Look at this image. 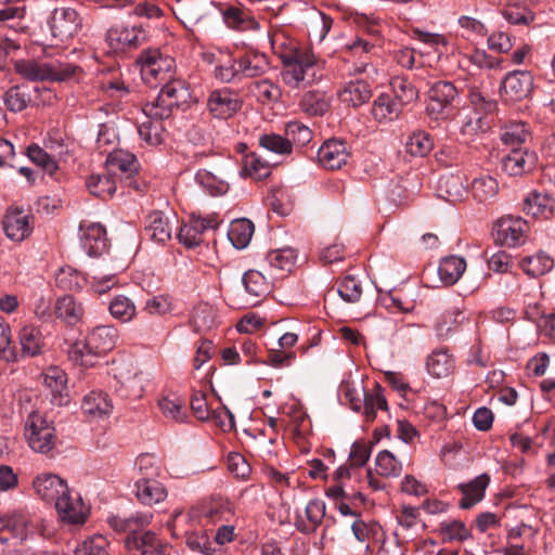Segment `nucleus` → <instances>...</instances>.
<instances>
[{"instance_id":"nucleus-1","label":"nucleus","mask_w":555,"mask_h":555,"mask_svg":"<svg viewBox=\"0 0 555 555\" xmlns=\"http://www.w3.org/2000/svg\"><path fill=\"white\" fill-rule=\"evenodd\" d=\"M270 44L273 53L283 64L282 79L292 88H300L317 78V57L312 51L299 48L296 40L283 30L276 29L270 34Z\"/></svg>"},{"instance_id":"nucleus-2","label":"nucleus","mask_w":555,"mask_h":555,"mask_svg":"<svg viewBox=\"0 0 555 555\" xmlns=\"http://www.w3.org/2000/svg\"><path fill=\"white\" fill-rule=\"evenodd\" d=\"M36 496L54 506L59 518L66 524L82 525L87 518V508L78 493H74L66 480L53 473H41L33 479Z\"/></svg>"},{"instance_id":"nucleus-3","label":"nucleus","mask_w":555,"mask_h":555,"mask_svg":"<svg viewBox=\"0 0 555 555\" xmlns=\"http://www.w3.org/2000/svg\"><path fill=\"white\" fill-rule=\"evenodd\" d=\"M118 339V331L112 325H100L92 328L82 340L76 341L69 349L72 361L81 366L92 367L99 360L114 349Z\"/></svg>"},{"instance_id":"nucleus-4","label":"nucleus","mask_w":555,"mask_h":555,"mask_svg":"<svg viewBox=\"0 0 555 555\" xmlns=\"http://www.w3.org/2000/svg\"><path fill=\"white\" fill-rule=\"evenodd\" d=\"M191 92L186 83L180 79H170L165 82L157 98L143 106V113L147 118L167 119L175 108L188 104Z\"/></svg>"},{"instance_id":"nucleus-5","label":"nucleus","mask_w":555,"mask_h":555,"mask_svg":"<svg viewBox=\"0 0 555 555\" xmlns=\"http://www.w3.org/2000/svg\"><path fill=\"white\" fill-rule=\"evenodd\" d=\"M16 70L28 80H50L61 82L75 78L78 72H80V68L67 62H37L30 60L16 63Z\"/></svg>"},{"instance_id":"nucleus-6","label":"nucleus","mask_w":555,"mask_h":555,"mask_svg":"<svg viewBox=\"0 0 555 555\" xmlns=\"http://www.w3.org/2000/svg\"><path fill=\"white\" fill-rule=\"evenodd\" d=\"M457 95V89L449 81H437L430 87L426 116L430 124H435L434 127H438L452 118L453 103Z\"/></svg>"},{"instance_id":"nucleus-7","label":"nucleus","mask_w":555,"mask_h":555,"mask_svg":"<svg viewBox=\"0 0 555 555\" xmlns=\"http://www.w3.org/2000/svg\"><path fill=\"white\" fill-rule=\"evenodd\" d=\"M112 372L116 380L115 391L120 398L129 400L142 398L147 376L131 361L120 360L114 362Z\"/></svg>"},{"instance_id":"nucleus-8","label":"nucleus","mask_w":555,"mask_h":555,"mask_svg":"<svg viewBox=\"0 0 555 555\" xmlns=\"http://www.w3.org/2000/svg\"><path fill=\"white\" fill-rule=\"evenodd\" d=\"M0 530H7L20 541H26L35 535L48 532V522L43 518L23 509L0 514Z\"/></svg>"},{"instance_id":"nucleus-9","label":"nucleus","mask_w":555,"mask_h":555,"mask_svg":"<svg viewBox=\"0 0 555 555\" xmlns=\"http://www.w3.org/2000/svg\"><path fill=\"white\" fill-rule=\"evenodd\" d=\"M142 79L151 86H157L172 79L176 68L175 60L163 55L157 49L143 51L138 57Z\"/></svg>"},{"instance_id":"nucleus-10","label":"nucleus","mask_w":555,"mask_h":555,"mask_svg":"<svg viewBox=\"0 0 555 555\" xmlns=\"http://www.w3.org/2000/svg\"><path fill=\"white\" fill-rule=\"evenodd\" d=\"M25 437L35 452L47 454L55 446V429L39 413H31L25 423Z\"/></svg>"},{"instance_id":"nucleus-11","label":"nucleus","mask_w":555,"mask_h":555,"mask_svg":"<svg viewBox=\"0 0 555 555\" xmlns=\"http://www.w3.org/2000/svg\"><path fill=\"white\" fill-rule=\"evenodd\" d=\"M147 39V30L142 24H117L112 26L105 40L108 47L115 51L137 49Z\"/></svg>"},{"instance_id":"nucleus-12","label":"nucleus","mask_w":555,"mask_h":555,"mask_svg":"<svg viewBox=\"0 0 555 555\" xmlns=\"http://www.w3.org/2000/svg\"><path fill=\"white\" fill-rule=\"evenodd\" d=\"M49 24L52 36L65 42L78 34L82 26V18L72 8H57L53 11Z\"/></svg>"},{"instance_id":"nucleus-13","label":"nucleus","mask_w":555,"mask_h":555,"mask_svg":"<svg viewBox=\"0 0 555 555\" xmlns=\"http://www.w3.org/2000/svg\"><path fill=\"white\" fill-rule=\"evenodd\" d=\"M220 220L216 215L205 218L192 215L189 222L180 228L178 240L186 248H194L204 242V233L218 228Z\"/></svg>"},{"instance_id":"nucleus-14","label":"nucleus","mask_w":555,"mask_h":555,"mask_svg":"<svg viewBox=\"0 0 555 555\" xmlns=\"http://www.w3.org/2000/svg\"><path fill=\"white\" fill-rule=\"evenodd\" d=\"M527 222L521 218L503 217L494 227L495 241L502 246L516 247L526 240Z\"/></svg>"},{"instance_id":"nucleus-15","label":"nucleus","mask_w":555,"mask_h":555,"mask_svg":"<svg viewBox=\"0 0 555 555\" xmlns=\"http://www.w3.org/2000/svg\"><path fill=\"white\" fill-rule=\"evenodd\" d=\"M533 86V77L528 70H514L506 75L501 92L507 101H520L527 98Z\"/></svg>"},{"instance_id":"nucleus-16","label":"nucleus","mask_w":555,"mask_h":555,"mask_svg":"<svg viewBox=\"0 0 555 555\" xmlns=\"http://www.w3.org/2000/svg\"><path fill=\"white\" fill-rule=\"evenodd\" d=\"M241 104L238 96L227 88L212 91L207 100L210 114L220 119L233 116L241 108Z\"/></svg>"},{"instance_id":"nucleus-17","label":"nucleus","mask_w":555,"mask_h":555,"mask_svg":"<svg viewBox=\"0 0 555 555\" xmlns=\"http://www.w3.org/2000/svg\"><path fill=\"white\" fill-rule=\"evenodd\" d=\"M537 160V154L529 149L513 147L511 152L502 158V170L508 176H521L531 171Z\"/></svg>"},{"instance_id":"nucleus-18","label":"nucleus","mask_w":555,"mask_h":555,"mask_svg":"<svg viewBox=\"0 0 555 555\" xmlns=\"http://www.w3.org/2000/svg\"><path fill=\"white\" fill-rule=\"evenodd\" d=\"M233 514L231 503L224 499H211L202 502L198 506L193 507L186 514L190 521H195L199 517H204L211 522L228 520Z\"/></svg>"},{"instance_id":"nucleus-19","label":"nucleus","mask_w":555,"mask_h":555,"mask_svg":"<svg viewBox=\"0 0 555 555\" xmlns=\"http://www.w3.org/2000/svg\"><path fill=\"white\" fill-rule=\"evenodd\" d=\"M350 152L347 144L340 140H327L318 151V159L321 166L330 170L340 169L347 164Z\"/></svg>"},{"instance_id":"nucleus-20","label":"nucleus","mask_w":555,"mask_h":555,"mask_svg":"<svg viewBox=\"0 0 555 555\" xmlns=\"http://www.w3.org/2000/svg\"><path fill=\"white\" fill-rule=\"evenodd\" d=\"M245 289V305L256 306L270 293L271 283L257 270H248L242 278Z\"/></svg>"},{"instance_id":"nucleus-21","label":"nucleus","mask_w":555,"mask_h":555,"mask_svg":"<svg viewBox=\"0 0 555 555\" xmlns=\"http://www.w3.org/2000/svg\"><path fill=\"white\" fill-rule=\"evenodd\" d=\"M80 244L90 257L102 255L107 249V237L104 227L100 223L80 225Z\"/></svg>"},{"instance_id":"nucleus-22","label":"nucleus","mask_w":555,"mask_h":555,"mask_svg":"<svg viewBox=\"0 0 555 555\" xmlns=\"http://www.w3.org/2000/svg\"><path fill=\"white\" fill-rule=\"evenodd\" d=\"M3 230L11 241L23 242L33 231L29 215L17 209L8 211L3 219Z\"/></svg>"},{"instance_id":"nucleus-23","label":"nucleus","mask_w":555,"mask_h":555,"mask_svg":"<svg viewBox=\"0 0 555 555\" xmlns=\"http://www.w3.org/2000/svg\"><path fill=\"white\" fill-rule=\"evenodd\" d=\"M455 369V359L446 348L433 350L426 359V370L434 378H446Z\"/></svg>"},{"instance_id":"nucleus-24","label":"nucleus","mask_w":555,"mask_h":555,"mask_svg":"<svg viewBox=\"0 0 555 555\" xmlns=\"http://www.w3.org/2000/svg\"><path fill=\"white\" fill-rule=\"evenodd\" d=\"M236 60L240 80L262 76L270 68L268 57L259 52H246Z\"/></svg>"},{"instance_id":"nucleus-25","label":"nucleus","mask_w":555,"mask_h":555,"mask_svg":"<svg viewBox=\"0 0 555 555\" xmlns=\"http://www.w3.org/2000/svg\"><path fill=\"white\" fill-rule=\"evenodd\" d=\"M504 18L513 25H529L534 14L528 8V0H498Z\"/></svg>"},{"instance_id":"nucleus-26","label":"nucleus","mask_w":555,"mask_h":555,"mask_svg":"<svg viewBox=\"0 0 555 555\" xmlns=\"http://www.w3.org/2000/svg\"><path fill=\"white\" fill-rule=\"evenodd\" d=\"M135 495L142 504L152 506L167 498V490L155 478H139L135 482Z\"/></svg>"},{"instance_id":"nucleus-27","label":"nucleus","mask_w":555,"mask_h":555,"mask_svg":"<svg viewBox=\"0 0 555 555\" xmlns=\"http://www.w3.org/2000/svg\"><path fill=\"white\" fill-rule=\"evenodd\" d=\"M489 481V476L482 474L467 483H461L459 489L463 493V498L460 500L459 506L463 509H468L479 503L485 498Z\"/></svg>"},{"instance_id":"nucleus-28","label":"nucleus","mask_w":555,"mask_h":555,"mask_svg":"<svg viewBox=\"0 0 555 555\" xmlns=\"http://www.w3.org/2000/svg\"><path fill=\"white\" fill-rule=\"evenodd\" d=\"M463 308L451 307L444 310L436 320L435 332L439 339L448 338L454 330L467 321Z\"/></svg>"},{"instance_id":"nucleus-29","label":"nucleus","mask_w":555,"mask_h":555,"mask_svg":"<svg viewBox=\"0 0 555 555\" xmlns=\"http://www.w3.org/2000/svg\"><path fill=\"white\" fill-rule=\"evenodd\" d=\"M81 409L91 418H102L111 414L113 404L107 393L92 390L83 397Z\"/></svg>"},{"instance_id":"nucleus-30","label":"nucleus","mask_w":555,"mask_h":555,"mask_svg":"<svg viewBox=\"0 0 555 555\" xmlns=\"http://www.w3.org/2000/svg\"><path fill=\"white\" fill-rule=\"evenodd\" d=\"M173 229L170 218L160 211H153L146 218L145 231L155 242L165 243L169 241Z\"/></svg>"},{"instance_id":"nucleus-31","label":"nucleus","mask_w":555,"mask_h":555,"mask_svg":"<svg viewBox=\"0 0 555 555\" xmlns=\"http://www.w3.org/2000/svg\"><path fill=\"white\" fill-rule=\"evenodd\" d=\"M434 149L431 134L423 129H415L404 140V150L412 157H425Z\"/></svg>"},{"instance_id":"nucleus-32","label":"nucleus","mask_w":555,"mask_h":555,"mask_svg":"<svg viewBox=\"0 0 555 555\" xmlns=\"http://www.w3.org/2000/svg\"><path fill=\"white\" fill-rule=\"evenodd\" d=\"M158 408L163 416L176 423H184L188 420V410L184 400L177 393H168L160 397Z\"/></svg>"},{"instance_id":"nucleus-33","label":"nucleus","mask_w":555,"mask_h":555,"mask_svg":"<svg viewBox=\"0 0 555 555\" xmlns=\"http://www.w3.org/2000/svg\"><path fill=\"white\" fill-rule=\"evenodd\" d=\"M466 270V261L463 257L451 255L442 258L439 263L438 274L440 281L448 286L454 285Z\"/></svg>"},{"instance_id":"nucleus-34","label":"nucleus","mask_w":555,"mask_h":555,"mask_svg":"<svg viewBox=\"0 0 555 555\" xmlns=\"http://www.w3.org/2000/svg\"><path fill=\"white\" fill-rule=\"evenodd\" d=\"M371 95L372 91L369 83L360 79L348 81L339 93L341 101L352 106L364 104Z\"/></svg>"},{"instance_id":"nucleus-35","label":"nucleus","mask_w":555,"mask_h":555,"mask_svg":"<svg viewBox=\"0 0 555 555\" xmlns=\"http://www.w3.org/2000/svg\"><path fill=\"white\" fill-rule=\"evenodd\" d=\"M489 128L486 118L478 112H468L461 120L460 135L465 143L474 141L479 134L485 133Z\"/></svg>"},{"instance_id":"nucleus-36","label":"nucleus","mask_w":555,"mask_h":555,"mask_svg":"<svg viewBox=\"0 0 555 555\" xmlns=\"http://www.w3.org/2000/svg\"><path fill=\"white\" fill-rule=\"evenodd\" d=\"M229 173L225 170H219L217 173L203 169L196 173V181L207 190L211 195L224 194L229 189Z\"/></svg>"},{"instance_id":"nucleus-37","label":"nucleus","mask_w":555,"mask_h":555,"mask_svg":"<svg viewBox=\"0 0 555 555\" xmlns=\"http://www.w3.org/2000/svg\"><path fill=\"white\" fill-rule=\"evenodd\" d=\"M22 353L35 357L40 353L43 341L40 330L31 324L24 325L18 333Z\"/></svg>"},{"instance_id":"nucleus-38","label":"nucleus","mask_w":555,"mask_h":555,"mask_svg":"<svg viewBox=\"0 0 555 555\" xmlns=\"http://www.w3.org/2000/svg\"><path fill=\"white\" fill-rule=\"evenodd\" d=\"M85 313L81 304L77 302L73 296H63L55 304V314L69 325L78 323Z\"/></svg>"},{"instance_id":"nucleus-39","label":"nucleus","mask_w":555,"mask_h":555,"mask_svg":"<svg viewBox=\"0 0 555 555\" xmlns=\"http://www.w3.org/2000/svg\"><path fill=\"white\" fill-rule=\"evenodd\" d=\"M44 386L50 389L53 398L59 404L67 402L66 384L67 377L64 371L57 367H50L43 376Z\"/></svg>"},{"instance_id":"nucleus-40","label":"nucleus","mask_w":555,"mask_h":555,"mask_svg":"<svg viewBox=\"0 0 555 555\" xmlns=\"http://www.w3.org/2000/svg\"><path fill=\"white\" fill-rule=\"evenodd\" d=\"M401 104L389 95H379L372 106V115L378 122H389L399 117Z\"/></svg>"},{"instance_id":"nucleus-41","label":"nucleus","mask_w":555,"mask_h":555,"mask_svg":"<svg viewBox=\"0 0 555 555\" xmlns=\"http://www.w3.org/2000/svg\"><path fill=\"white\" fill-rule=\"evenodd\" d=\"M152 520V514L140 513L130 517L109 516L108 525L117 532L135 533L142 527L149 525Z\"/></svg>"},{"instance_id":"nucleus-42","label":"nucleus","mask_w":555,"mask_h":555,"mask_svg":"<svg viewBox=\"0 0 555 555\" xmlns=\"http://www.w3.org/2000/svg\"><path fill=\"white\" fill-rule=\"evenodd\" d=\"M554 267V260L547 254L539 251L532 256L525 257L520 261V268L531 278H538L550 272Z\"/></svg>"},{"instance_id":"nucleus-43","label":"nucleus","mask_w":555,"mask_h":555,"mask_svg":"<svg viewBox=\"0 0 555 555\" xmlns=\"http://www.w3.org/2000/svg\"><path fill=\"white\" fill-rule=\"evenodd\" d=\"M305 512L308 521L297 520L296 528L304 533L314 532L325 516V503L321 500H311Z\"/></svg>"},{"instance_id":"nucleus-44","label":"nucleus","mask_w":555,"mask_h":555,"mask_svg":"<svg viewBox=\"0 0 555 555\" xmlns=\"http://www.w3.org/2000/svg\"><path fill=\"white\" fill-rule=\"evenodd\" d=\"M253 234L254 224L245 218L233 220L228 231L229 240L237 249L245 248L249 244Z\"/></svg>"},{"instance_id":"nucleus-45","label":"nucleus","mask_w":555,"mask_h":555,"mask_svg":"<svg viewBox=\"0 0 555 555\" xmlns=\"http://www.w3.org/2000/svg\"><path fill=\"white\" fill-rule=\"evenodd\" d=\"M106 164L111 171H119L128 176H131L138 170V162L135 156L122 150L111 152L108 154Z\"/></svg>"},{"instance_id":"nucleus-46","label":"nucleus","mask_w":555,"mask_h":555,"mask_svg":"<svg viewBox=\"0 0 555 555\" xmlns=\"http://www.w3.org/2000/svg\"><path fill=\"white\" fill-rule=\"evenodd\" d=\"M473 197L479 203H486L493 199L499 192V183L491 176H480L472 182Z\"/></svg>"},{"instance_id":"nucleus-47","label":"nucleus","mask_w":555,"mask_h":555,"mask_svg":"<svg viewBox=\"0 0 555 555\" xmlns=\"http://www.w3.org/2000/svg\"><path fill=\"white\" fill-rule=\"evenodd\" d=\"M552 199L547 194L532 192L524 202V210L532 217L547 218L552 214Z\"/></svg>"},{"instance_id":"nucleus-48","label":"nucleus","mask_w":555,"mask_h":555,"mask_svg":"<svg viewBox=\"0 0 555 555\" xmlns=\"http://www.w3.org/2000/svg\"><path fill=\"white\" fill-rule=\"evenodd\" d=\"M438 532L441 534L443 542H464L472 538L470 530L459 519L440 522Z\"/></svg>"},{"instance_id":"nucleus-49","label":"nucleus","mask_w":555,"mask_h":555,"mask_svg":"<svg viewBox=\"0 0 555 555\" xmlns=\"http://www.w3.org/2000/svg\"><path fill=\"white\" fill-rule=\"evenodd\" d=\"M111 315L122 323H128L137 315V307L132 299L124 295L115 296L108 306Z\"/></svg>"},{"instance_id":"nucleus-50","label":"nucleus","mask_w":555,"mask_h":555,"mask_svg":"<svg viewBox=\"0 0 555 555\" xmlns=\"http://www.w3.org/2000/svg\"><path fill=\"white\" fill-rule=\"evenodd\" d=\"M87 188L96 197L111 198L116 191V182L107 173H93L87 180Z\"/></svg>"},{"instance_id":"nucleus-51","label":"nucleus","mask_w":555,"mask_h":555,"mask_svg":"<svg viewBox=\"0 0 555 555\" xmlns=\"http://www.w3.org/2000/svg\"><path fill=\"white\" fill-rule=\"evenodd\" d=\"M530 134V129L524 121H509L501 129L502 142L513 147L525 143Z\"/></svg>"},{"instance_id":"nucleus-52","label":"nucleus","mask_w":555,"mask_h":555,"mask_svg":"<svg viewBox=\"0 0 555 555\" xmlns=\"http://www.w3.org/2000/svg\"><path fill=\"white\" fill-rule=\"evenodd\" d=\"M214 74L222 82L240 80L237 60L229 53L219 52Z\"/></svg>"},{"instance_id":"nucleus-53","label":"nucleus","mask_w":555,"mask_h":555,"mask_svg":"<svg viewBox=\"0 0 555 555\" xmlns=\"http://www.w3.org/2000/svg\"><path fill=\"white\" fill-rule=\"evenodd\" d=\"M25 13V7L10 5L0 9V25L15 33H26L28 26L24 22Z\"/></svg>"},{"instance_id":"nucleus-54","label":"nucleus","mask_w":555,"mask_h":555,"mask_svg":"<svg viewBox=\"0 0 555 555\" xmlns=\"http://www.w3.org/2000/svg\"><path fill=\"white\" fill-rule=\"evenodd\" d=\"M271 167L268 162H264L256 153L247 154L243 160V168L241 175L249 177L254 180H262L270 176Z\"/></svg>"},{"instance_id":"nucleus-55","label":"nucleus","mask_w":555,"mask_h":555,"mask_svg":"<svg viewBox=\"0 0 555 555\" xmlns=\"http://www.w3.org/2000/svg\"><path fill=\"white\" fill-rule=\"evenodd\" d=\"M361 395L363 397L364 402V414L367 420H374L377 411H386L387 410V401L382 391V388L376 385L371 390H364L362 388Z\"/></svg>"},{"instance_id":"nucleus-56","label":"nucleus","mask_w":555,"mask_h":555,"mask_svg":"<svg viewBox=\"0 0 555 555\" xmlns=\"http://www.w3.org/2000/svg\"><path fill=\"white\" fill-rule=\"evenodd\" d=\"M300 108L310 116H320L327 112L330 101L325 93L320 91L307 92L300 100Z\"/></svg>"},{"instance_id":"nucleus-57","label":"nucleus","mask_w":555,"mask_h":555,"mask_svg":"<svg viewBox=\"0 0 555 555\" xmlns=\"http://www.w3.org/2000/svg\"><path fill=\"white\" fill-rule=\"evenodd\" d=\"M393 513L398 528L402 532H411L422 524L420 509L417 507L402 504L395 509Z\"/></svg>"},{"instance_id":"nucleus-58","label":"nucleus","mask_w":555,"mask_h":555,"mask_svg":"<svg viewBox=\"0 0 555 555\" xmlns=\"http://www.w3.org/2000/svg\"><path fill=\"white\" fill-rule=\"evenodd\" d=\"M163 119L149 118L138 127L140 138L151 146H157L165 141V130L162 124Z\"/></svg>"},{"instance_id":"nucleus-59","label":"nucleus","mask_w":555,"mask_h":555,"mask_svg":"<svg viewBox=\"0 0 555 555\" xmlns=\"http://www.w3.org/2000/svg\"><path fill=\"white\" fill-rule=\"evenodd\" d=\"M173 13L183 23H197L204 15L199 0H177Z\"/></svg>"},{"instance_id":"nucleus-60","label":"nucleus","mask_w":555,"mask_h":555,"mask_svg":"<svg viewBox=\"0 0 555 555\" xmlns=\"http://www.w3.org/2000/svg\"><path fill=\"white\" fill-rule=\"evenodd\" d=\"M59 287L67 291H80L88 283V278L73 268H63L55 278Z\"/></svg>"},{"instance_id":"nucleus-61","label":"nucleus","mask_w":555,"mask_h":555,"mask_svg":"<svg viewBox=\"0 0 555 555\" xmlns=\"http://www.w3.org/2000/svg\"><path fill=\"white\" fill-rule=\"evenodd\" d=\"M538 310V306H529L526 312L528 319L535 322L541 335L555 338V312L542 313L539 315Z\"/></svg>"},{"instance_id":"nucleus-62","label":"nucleus","mask_w":555,"mask_h":555,"mask_svg":"<svg viewBox=\"0 0 555 555\" xmlns=\"http://www.w3.org/2000/svg\"><path fill=\"white\" fill-rule=\"evenodd\" d=\"M391 87L396 98L402 104H409L418 99V88L406 77L397 76L391 80Z\"/></svg>"},{"instance_id":"nucleus-63","label":"nucleus","mask_w":555,"mask_h":555,"mask_svg":"<svg viewBox=\"0 0 555 555\" xmlns=\"http://www.w3.org/2000/svg\"><path fill=\"white\" fill-rule=\"evenodd\" d=\"M142 310L152 317H164L173 311V301L167 294L155 295L145 300Z\"/></svg>"},{"instance_id":"nucleus-64","label":"nucleus","mask_w":555,"mask_h":555,"mask_svg":"<svg viewBox=\"0 0 555 555\" xmlns=\"http://www.w3.org/2000/svg\"><path fill=\"white\" fill-rule=\"evenodd\" d=\"M375 465L377 474L384 477H396L402 470L401 463L388 450L378 452Z\"/></svg>"}]
</instances>
